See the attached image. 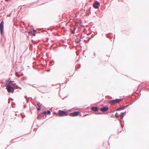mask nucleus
Here are the masks:
<instances>
[{"instance_id": "obj_35", "label": "nucleus", "mask_w": 149, "mask_h": 149, "mask_svg": "<svg viewBox=\"0 0 149 149\" xmlns=\"http://www.w3.org/2000/svg\"><path fill=\"white\" fill-rule=\"evenodd\" d=\"M8 0H5L6 1H8Z\"/></svg>"}, {"instance_id": "obj_36", "label": "nucleus", "mask_w": 149, "mask_h": 149, "mask_svg": "<svg viewBox=\"0 0 149 149\" xmlns=\"http://www.w3.org/2000/svg\"><path fill=\"white\" fill-rule=\"evenodd\" d=\"M92 36H93H93H93V34L92 35Z\"/></svg>"}, {"instance_id": "obj_21", "label": "nucleus", "mask_w": 149, "mask_h": 149, "mask_svg": "<svg viewBox=\"0 0 149 149\" xmlns=\"http://www.w3.org/2000/svg\"><path fill=\"white\" fill-rule=\"evenodd\" d=\"M26 105L25 104H24V108H26Z\"/></svg>"}, {"instance_id": "obj_19", "label": "nucleus", "mask_w": 149, "mask_h": 149, "mask_svg": "<svg viewBox=\"0 0 149 149\" xmlns=\"http://www.w3.org/2000/svg\"><path fill=\"white\" fill-rule=\"evenodd\" d=\"M32 35L33 36H36V33L35 32H33V34H32Z\"/></svg>"}, {"instance_id": "obj_6", "label": "nucleus", "mask_w": 149, "mask_h": 149, "mask_svg": "<svg viewBox=\"0 0 149 149\" xmlns=\"http://www.w3.org/2000/svg\"><path fill=\"white\" fill-rule=\"evenodd\" d=\"M109 109L107 106L103 107L100 109V110L103 112L107 111Z\"/></svg>"}, {"instance_id": "obj_24", "label": "nucleus", "mask_w": 149, "mask_h": 149, "mask_svg": "<svg viewBox=\"0 0 149 149\" xmlns=\"http://www.w3.org/2000/svg\"><path fill=\"white\" fill-rule=\"evenodd\" d=\"M124 116V115H123V116H121V119H123V118Z\"/></svg>"}, {"instance_id": "obj_32", "label": "nucleus", "mask_w": 149, "mask_h": 149, "mask_svg": "<svg viewBox=\"0 0 149 149\" xmlns=\"http://www.w3.org/2000/svg\"><path fill=\"white\" fill-rule=\"evenodd\" d=\"M13 141V140H12L10 142H11V143Z\"/></svg>"}, {"instance_id": "obj_3", "label": "nucleus", "mask_w": 149, "mask_h": 149, "mask_svg": "<svg viewBox=\"0 0 149 149\" xmlns=\"http://www.w3.org/2000/svg\"><path fill=\"white\" fill-rule=\"evenodd\" d=\"M3 24L4 22L3 20H2L0 23V32L2 36L3 35Z\"/></svg>"}, {"instance_id": "obj_17", "label": "nucleus", "mask_w": 149, "mask_h": 149, "mask_svg": "<svg viewBox=\"0 0 149 149\" xmlns=\"http://www.w3.org/2000/svg\"><path fill=\"white\" fill-rule=\"evenodd\" d=\"M107 113H101V112H98L96 114H107Z\"/></svg>"}, {"instance_id": "obj_18", "label": "nucleus", "mask_w": 149, "mask_h": 149, "mask_svg": "<svg viewBox=\"0 0 149 149\" xmlns=\"http://www.w3.org/2000/svg\"><path fill=\"white\" fill-rule=\"evenodd\" d=\"M37 103V105L39 107V106H41L40 105V103L39 102H36Z\"/></svg>"}, {"instance_id": "obj_34", "label": "nucleus", "mask_w": 149, "mask_h": 149, "mask_svg": "<svg viewBox=\"0 0 149 149\" xmlns=\"http://www.w3.org/2000/svg\"><path fill=\"white\" fill-rule=\"evenodd\" d=\"M119 121H120V122H121V120H119Z\"/></svg>"}, {"instance_id": "obj_15", "label": "nucleus", "mask_w": 149, "mask_h": 149, "mask_svg": "<svg viewBox=\"0 0 149 149\" xmlns=\"http://www.w3.org/2000/svg\"><path fill=\"white\" fill-rule=\"evenodd\" d=\"M42 114L43 115H46L47 114V112L46 111H44L42 113Z\"/></svg>"}, {"instance_id": "obj_10", "label": "nucleus", "mask_w": 149, "mask_h": 149, "mask_svg": "<svg viewBox=\"0 0 149 149\" xmlns=\"http://www.w3.org/2000/svg\"><path fill=\"white\" fill-rule=\"evenodd\" d=\"M81 40L80 39H78L77 38L75 40V42L76 43H79V42H80Z\"/></svg>"}, {"instance_id": "obj_1", "label": "nucleus", "mask_w": 149, "mask_h": 149, "mask_svg": "<svg viewBox=\"0 0 149 149\" xmlns=\"http://www.w3.org/2000/svg\"><path fill=\"white\" fill-rule=\"evenodd\" d=\"M5 86L6 87V89L8 93H13L15 88L14 86H11V84L10 82L8 83H6Z\"/></svg>"}, {"instance_id": "obj_4", "label": "nucleus", "mask_w": 149, "mask_h": 149, "mask_svg": "<svg viewBox=\"0 0 149 149\" xmlns=\"http://www.w3.org/2000/svg\"><path fill=\"white\" fill-rule=\"evenodd\" d=\"M100 5V3L99 1H96L93 4V6L95 8L97 9L99 8V6Z\"/></svg>"}, {"instance_id": "obj_12", "label": "nucleus", "mask_w": 149, "mask_h": 149, "mask_svg": "<svg viewBox=\"0 0 149 149\" xmlns=\"http://www.w3.org/2000/svg\"><path fill=\"white\" fill-rule=\"evenodd\" d=\"M119 116H120V115H118V113L117 112H116L115 114V117L116 118H118Z\"/></svg>"}, {"instance_id": "obj_30", "label": "nucleus", "mask_w": 149, "mask_h": 149, "mask_svg": "<svg viewBox=\"0 0 149 149\" xmlns=\"http://www.w3.org/2000/svg\"><path fill=\"white\" fill-rule=\"evenodd\" d=\"M107 36L108 38H109V36H108V35H107Z\"/></svg>"}, {"instance_id": "obj_22", "label": "nucleus", "mask_w": 149, "mask_h": 149, "mask_svg": "<svg viewBox=\"0 0 149 149\" xmlns=\"http://www.w3.org/2000/svg\"><path fill=\"white\" fill-rule=\"evenodd\" d=\"M71 33H72L73 34L74 33V31L73 30H72Z\"/></svg>"}, {"instance_id": "obj_33", "label": "nucleus", "mask_w": 149, "mask_h": 149, "mask_svg": "<svg viewBox=\"0 0 149 149\" xmlns=\"http://www.w3.org/2000/svg\"><path fill=\"white\" fill-rule=\"evenodd\" d=\"M25 98H27V97L26 96H25Z\"/></svg>"}, {"instance_id": "obj_16", "label": "nucleus", "mask_w": 149, "mask_h": 149, "mask_svg": "<svg viewBox=\"0 0 149 149\" xmlns=\"http://www.w3.org/2000/svg\"><path fill=\"white\" fill-rule=\"evenodd\" d=\"M37 109L38 111H40L41 110V106H39L37 108Z\"/></svg>"}, {"instance_id": "obj_29", "label": "nucleus", "mask_w": 149, "mask_h": 149, "mask_svg": "<svg viewBox=\"0 0 149 149\" xmlns=\"http://www.w3.org/2000/svg\"><path fill=\"white\" fill-rule=\"evenodd\" d=\"M79 68L80 67V64H79Z\"/></svg>"}, {"instance_id": "obj_9", "label": "nucleus", "mask_w": 149, "mask_h": 149, "mask_svg": "<svg viewBox=\"0 0 149 149\" xmlns=\"http://www.w3.org/2000/svg\"><path fill=\"white\" fill-rule=\"evenodd\" d=\"M91 109L92 110L94 111H98V108L97 107L93 106L91 107Z\"/></svg>"}, {"instance_id": "obj_27", "label": "nucleus", "mask_w": 149, "mask_h": 149, "mask_svg": "<svg viewBox=\"0 0 149 149\" xmlns=\"http://www.w3.org/2000/svg\"><path fill=\"white\" fill-rule=\"evenodd\" d=\"M16 86H17V87L19 88H20V89H22L20 87H19L18 86H17V85H16Z\"/></svg>"}, {"instance_id": "obj_11", "label": "nucleus", "mask_w": 149, "mask_h": 149, "mask_svg": "<svg viewBox=\"0 0 149 149\" xmlns=\"http://www.w3.org/2000/svg\"><path fill=\"white\" fill-rule=\"evenodd\" d=\"M13 81H12L11 80H6V83H8L9 82H10L11 83V82H13Z\"/></svg>"}, {"instance_id": "obj_13", "label": "nucleus", "mask_w": 149, "mask_h": 149, "mask_svg": "<svg viewBox=\"0 0 149 149\" xmlns=\"http://www.w3.org/2000/svg\"><path fill=\"white\" fill-rule=\"evenodd\" d=\"M117 102V103H118L119 102H120V101H121L122 100L121 98L120 99H116Z\"/></svg>"}, {"instance_id": "obj_28", "label": "nucleus", "mask_w": 149, "mask_h": 149, "mask_svg": "<svg viewBox=\"0 0 149 149\" xmlns=\"http://www.w3.org/2000/svg\"><path fill=\"white\" fill-rule=\"evenodd\" d=\"M62 42H63V43H64L65 42V41L64 40H62Z\"/></svg>"}, {"instance_id": "obj_7", "label": "nucleus", "mask_w": 149, "mask_h": 149, "mask_svg": "<svg viewBox=\"0 0 149 149\" xmlns=\"http://www.w3.org/2000/svg\"><path fill=\"white\" fill-rule=\"evenodd\" d=\"M129 104H128L124 106L123 107H121L119 108H117L116 109V111H119L121 110H123L125 109L126 108L128 107L129 106Z\"/></svg>"}, {"instance_id": "obj_20", "label": "nucleus", "mask_w": 149, "mask_h": 149, "mask_svg": "<svg viewBox=\"0 0 149 149\" xmlns=\"http://www.w3.org/2000/svg\"><path fill=\"white\" fill-rule=\"evenodd\" d=\"M126 112L125 111L123 112H121V113L122 115H124L125 113Z\"/></svg>"}, {"instance_id": "obj_25", "label": "nucleus", "mask_w": 149, "mask_h": 149, "mask_svg": "<svg viewBox=\"0 0 149 149\" xmlns=\"http://www.w3.org/2000/svg\"><path fill=\"white\" fill-rule=\"evenodd\" d=\"M94 56L95 57V55H96V54H95V52H94Z\"/></svg>"}, {"instance_id": "obj_31", "label": "nucleus", "mask_w": 149, "mask_h": 149, "mask_svg": "<svg viewBox=\"0 0 149 149\" xmlns=\"http://www.w3.org/2000/svg\"><path fill=\"white\" fill-rule=\"evenodd\" d=\"M28 101H29V100H26V102H27V103H28Z\"/></svg>"}, {"instance_id": "obj_23", "label": "nucleus", "mask_w": 149, "mask_h": 149, "mask_svg": "<svg viewBox=\"0 0 149 149\" xmlns=\"http://www.w3.org/2000/svg\"><path fill=\"white\" fill-rule=\"evenodd\" d=\"M31 86L33 87H34V88H36V87L34 85H31Z\"/></svg>"}, {"instance_id": "obj_26", "label": "nucleus", "mask_w": 149, "mask_h": 149, "mask_svg": "<svg viewBox=\"0 0 149 149\" xmlns=\"http://www.w3.org/2000/svg\"><path fill=\"white\" fill-rule=\"evenodd\" d=\"M54 61L52 60V61L51 62V63H54Z\"/></svg>"}, {"instance_id": "obj_5", "label": "nucleus", "mask_w": 149, "mask_h": 149, "mask_svg": "<svg viewBox=\"0 0 149 149\" xmlns=\"http://www.w3.org/2000/svg\"><path fill=\"white\" fill-rule=\"evenodd\" d=\"M80 113V112L79 111H75L72 113H69V116H71L74 117L77 116L79 115V114Z\"/></svg>"}, {"instance_id": "obj_14", "label": "nucleus", "mask_w": 149, "mask_h": 149, "mask_svg": "<svg viewBox=\"0 0 149 149\" xmlns=\"http://www.w3.org/2000/svg\"><path fill=\"white\" fill-rule=\"evenodd\" d=\"M51 111L49 110H47V113L48 115H50L51 114Z\"/></svg>"}, {"instance_id": "obj_8", "label": "nucleus", "mask_w": 149, "mask_h": 149, "mask_svg": "<svg viewBox=\"0 0 149 149\" xmlns=\"http://www.w3.org/2000/svg\"><path fill=\"white\" fill-rule=\"evenodd\" d=\"M109 103L111 105H113L117 103L116 99L115 100H111L109 101Z\"/></svg>"}, {"instance_id": "obj_2", "label": "nucleus", "mask_w": 149, "mask_h": 149, "mask_svg": "<svg viewBox=\"0 0 149 149\" xmlns=\"http://www.w3.org/2000/svg\"><path fill=\"white\" fill-rule=\"evenodd\" d=\"M68 114V113L67 111L64 110H59L58 112V115L59 117L66 116Z\"/></svg>"}]
</instances>
